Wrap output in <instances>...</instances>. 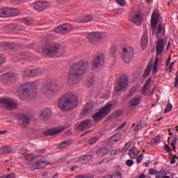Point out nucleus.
Masks as SVG:
<instances>
[{
    "label": "nucleus",
    "mask_w": 178,
    "mask_h": 178,
    "mask_svg": "<svg viewBox=\"0 0 178 178\" xmlns=\"http://www.w3.org/2000/svg\"><path fill=\"white\" fill-rule=\"evenodd\" d=\"M95 81V78L92 75L88 77V80L86 83V87H91L94 84V82Z\"/></svg>",
    "instance_id": "nucleus-39"
},
{
    "label": "nucleus",
    "mask_w": 178,
    "mask_h": 178,
    "mask_svg": "<svg viewBox=\"0 0 178 178\" xmlns=\"http://www.w3.org/2000/svg\"><path fill=\"white\" fill-rule=\"evenodd\" d=\"M19 12L20 11L17 8H8L9 17H10V16H17Z\"/></svg>",
    "instance_id": "nucleus-38"
},
{
    "label": "nucleus",
    "mask_w": 178,
    "mask_h": 178,
    "mask_svg": "<svg viewBox=\"0 0 178 178\" xmlns=\"http://www.w3.org/2000/svg\"><path fill=\"white\" fill-rule=\"evenodd\" d=\"M110 178H122V173L117 172L111 175Z\"/></svg>",
    "instance_id": "nucleus-51"
},
{
    "label": "nucleus",
    "mask_w": 178,
    "mask_h": 178,
    "mask_svg": "<svg viewBox=\"0 0 178 178\" xmlns=\"http://www.w3.org/2000/svg\"><path fill=\"white\" fill-rule=\"evenodd\" d=\"M92 66L95 69L101 67L105 65V55L102 53H98L93 57Z\"/></svg>",
    "instance_id": "nucleus-8"
},
{
    "label": "nucleus",
    "mask_w": 178,
    "mask_h": 178,
    "mask_svg": "<svg viewBox=\"0 0 178 178\" xmlns=\"http://www.w3.org/2000/svg\"><path fill=\"white\" fill-rule=\"evenodd\" d=\"M141 104V96H136L134 97L132 99H130L128 104L131 108H136L138 105H140Z\"/></svg>",
    "instance_id": "nucleus-21"
},
{
    "label": "nucleus",
    "mask_w": 178,
    "mask_h": 178,
    "mask_svg": "<svg viewBox=\"0 0 178 178\" xmlns=\"http://www.w3.org/2000/svg\"><path fill=\"white\" fill-rule=\"evenodd\" d=\"M113 106H115V104L108 102L102 109L92 115L94 122L98 123L103 119H105L111 113L112 108H115Z\"/></svg>",
    "instance_id": "nucleus-6"
},
{
    "label": "nucleus",
    "mask_w": 178,
    "mask_h": 178,
    "mask_svg": "<svg viewBox=\"0 0 178 178\" xmlns=\"http://www.w3.org/2000/svg\"><path fill=\"white\" fill-rule=\"evenodd\" d=\"M144 126L143 125V122L140 121L137 126L135 127V130H141Z\"/></svg>",
    "instance_id": "nucleus-55"
},
{
    "label": "nucleus",
    "mask_w": 178,
    "mask_h": 178,
    "mask_svg": "<svg viewBox=\"0 0 178 178\" xmlns=\"http://www.w3.org/2000/svg\"><path fill=\"white\" fill-rule=\"evenodd\" d=\"M91 120H86L81 122L79 124L77 125V129L83 131V130H86V129H90L91 127Z\"/></svg>",
    "instance_id": "nucleus-19"
},
{
    "label": "nucleus",
    "mask_w": 178,
    "mask_h": 178,
    "mask_svg": "<svg viewBox=\"0 0 178 178\" xmlns=\"http://www.w3.org/2000/svg\"><path fill=\"white\" fill-rule=\"evenodd\" d=\"M130 147H131V141H128L123 147L122 152H125V151H127V149H129Z\"/></svg>",
    "instance_id": "nucleus-49"
},
{
    "label": "nucleus",
    "mask_w": 178,
    "mask_h": 178,
    "mask_svg": "<svg viewBox=\"0 0 178 178\" xmlns=\"http://www.w3.org/2000/svg\"><path fill=\"white\" fill-rule=\"evenodd\" d=\"M148 44V35L146 33H143L141 38V45L142 47H147Z\"/></svg>",
    "instance_id": "nucleus-37"
},
{
    "label": "nucleus",
    "mask_w": 178,
    "mask_h": 178,
    "mask_svg": "<svg viewBox=\"0 0 178 178\" xmlns=\"http://www.w3.org/2000/svg\"><path fill=\"white\" fill-rule=\"evenodd\" d=\"M109 56L111 58H115V56H116V46H113L111 47Z\"/></svg>",
    "instance_id": "nucleus-43"
},
{
    "label": "nucleus",
    "mask_w": 178,
    "mask_h": 178,
    "mask_svg": "<svg viewBox=\"0 0 178 178\" xmlns=\"http://www.w3.org/2000/svg\"><path fill=\"white\" fill-rule=\"evenodd\" d=\"M35 161L33 163H38L39 162H42V156H36L34 159Z\"/></svg>",
    "instance_id": "nucleus-52"
},
{
    "label": "nucleus",
    "mask_w": 178,
    "mask_h": 178,
    "mask_svg": "<svg viewBox=\"0 0 178 178\" xmlns=\"http://www.w3.org/2000/svg\"><path fill=\"white\" fill-rule=\"evenodd\" d=\"M173 109V106L172 104L168 103L164 110L165 113H168L171 111V110Z\"/></svg>",
    "instance_id": "nucleus-48"
},
{
    "label": "nucleus",
    "mask_w": 178,
    "mask_h": 178,
    "mask_svg": "<svg viewBox=\"0 0 178 178\" xmlns=\"http://www.w3.org/2000/svg\"><path fill=\"white\" fill-rule=\"evenodd\" d=\"M131 22L136 24V26H141L144 22V18L141 13L138 12H134L130 16Z\"/></svg>",
    "instance_id": "nucleus-15"
},
{
    "label": "nucleus",
    "mask_w": 178,
    "mask_h": 178,
    "mask_svg": "<svg viewBox=\"0 0 178 178\" xmlns=\"http://www.w3.org/2000/svg\"><path fill=\"white\" fill-rule=\"evenodd\" d=\"M174 87H175V88H177L178 87V70L177 71V76L175 77Z\"/></svg>",
    "instance_id": "nucleus-59"
},
{
    "label": "nucleus",
    "mask_w": 178,
    "mask_h": 178,
    "mask_svg": "<svg viewBox=\"0 0 178 178\" xmlns=\"http://www.w3.org/2000/svg\"><path fill=\"white\" fill-rule=\"evenodd\" d=\"M163 49H165L163 39H159L156 42V54H157L158 55H162Z\"/></svg>",
    "instance_id": "nucleus-20"
},
{
    "label": "nucleus",
    "mask_w": 178,
    "mask_h": 178,
    "mask_svg": "<svg viewBox=\"0 0 178 178\" xmlns=\"http://www.w3.org/2000/svg\"><path fill=\"white\" fill-rule=\"evenodd\" d=\"M49 35H47L42 39V43L45 44L43 47V52L44 55L47 56H55L59 54V48H60V44L59 43H49Z\"/></svg>",
    "instance_id": "nucleus-5"
},
{
    "label": "nucleus",
    "mask_w": 178,
    "mask_h": 178,
    "mask_svg": "<svg viewBox=\"0 0 178 178\" xmlns=\"http://www.w3.org/2000/svg\"><path fill=\"white\" fill-rule=\"evenodd\" d=\"M109 152V148L108 147L105 146L102 148H100L99 150L96 152L97 155L99 156H104V155H106Z\"/></svg>",
    "instance_id": "nucleus-29"
},
{
    "label": "nucleus",
    "mask_w": 178,
    "mask_h": 178,
    "mask_svg": "<svg viewBox=\"0 0 178 178\" xmlns=\"http://www.w3.org/2000/svg\"><path fill=\"white\" fill-rule=\"evenodd\" d=\"M143 159H144V154H140L136 159L137 163H140Z\"/></svg>",
    "instance_id": "nucleus-58"
},
{
    "label": "nucleus",
    "mask_w": 178,
    "mask_h": 178,
    "mask_svg": "<svg viewBox=\"0 0 178 178\" xmlns=\"http://www.w3.org/2000/svg\"><path fill=\"white\" fill-rule=\"evenodd\" d=\"M126 165H127V166H133L134 165V161L131 160V159H129L126 161Z\"/></svg>",
    "instance_id": "nucleus-57"
},
{
    "label": "nucleus",
    "mask_w": 178,
    "mask_h": 178,
    "mask_svg": "<svg viewBox=\"0 0 178 178\" xmlns=\"http://www.w3.org/2000/svg\"><path fill=\"white\" fill-rule=\"evenodd\" d=\"M22 22L24 23H25V24H26L27 26H31V24H33V23L34 22L33 21V19L30 18V17H25L23 18Z\"/></svg>",
    "instance_id": "nucleus-44"
},
{
    "label": "nucleus",
    "mask_w": 178,
    "mask_h": 178,
    "mask_svg": "<svg viewBox=\"0 0 178 178\" xmlns=\"http://www.w3.org/2000/svg\"><path fill=\"white\" fill-rule=\"evenodd\" d=\"M165 28L162 27V24H159L156 29V37L162 40V37H165Z\"/></svg>",
    "instance_id": "nucleus-23"
},
{
    "label": "nucleus",
    "mask_w": 178,
    "mask_h": 178,
    "mask_svg": "<svg viewBox=\"0 0 178 178\" xmlns=\"http://www.w3.org/2000/svg\"><path fill=\"white\" fill-rule=\"evenodd\" d=\"M90 67L88 61H80L79 63H74L70 67V73L68 74V83L73 86L77 84L80 81V76L86 74L87 70Z\"/></svg>",
    "instance_id": "nucleus-1"
},
{
    "label": "nucleus",
    "mask_w": 178,
    "mask_h": 178,
    "mask_svg": "<svg viewBox=\"0 0 178 178\" xmlns=\"http://www.w3.org/2000/svg\"><path fill=\"white\" fill-rule=\"evenodd\" d=\"M163 58H162V54H156L154 63L153 65V72H158V63H162Z\"/></svg>",
    "instance_id": "nucleus-24"
},
{
    "label": "nucleus",
    "mask_w": 178,
    "mask_h": 178,
    "mask_svg": "<svg viewBox=\"0 0 178 178\" xmlns=\"http://www.w3.org/2000/svg\"><path fill=\"white\" fill-rule=\"evenodd\" d=\"M152 81V79L151 78H149V79H147L145 83V85L143 86V90H142V94L143 95H145V90H148V86H149V84H151Z\"/></svg>",
    "instance_id": "nucleus-41"
},
{
    "label": "nucleus",
    "mask_w": 178,
    "mask_h": 178,
    "mask_svg": "<svg viewBox=\"0 0 178 178\" xmlns=\"http://www.w3.org/2000/svg\"><path fill=\"white\" fill-rule=\"evenodd\" d=\"M1 80L3 83H13L16 80V76L13 73H7L1 75Z\"/></svg>",
    "instance_id": "nucleus-16"
},
{
    "label": "nucleus",
    "mask_w": 178,
    "mask_h": 178,
    "mask_svg": "<svg viewBox=\"0 0 178 178\" xmlns=\"http://www.w3.org/2000/svg\"><path fill=\"white\" fill-rule=\"evenodd\" d=\"M116 2L120 6H124L126 5V1L124 0H116Z\"/></svg>",
    "instance_id": "nucleus-56"
},
{
    "label": "nucleus",
    "mask_w": 178,
    "mask_h": 178,
    "mask_svg": "<svg viewBox=\"0 0 178 178\" xmlns=\"http://www.w3.org/2000/svg\"><path fill=\"white\" fill-rule=\"evenodd\" d=\"M93 20L92 15H88L85 17H79L76 19L75 22L76 23H88V22H92Z\"/></svg>",
    "instance_id": "nucleus-27"
},
{
    "label": "nucleus",
    "mask_w": 178,
    "mask_h": 178,
    "mask_svg": "<svg viewBox=\"0 0 178 178\" xmlns=\"http://www.w3.org/2000/svg\"><path fill=\"white\" fill-rule=\"evenodd\" d=\"M70 144H72L70 140H65L63 142H61L58 145V149H65V148H67V147H69V145H70Z\"/></svg>",
    "instance_id": "nucleus-35"
},
{
    "label": "nucleus",
    "mask_w": 178,
    "mask_h": 178,
    "mask_svg": "<svg viewBox=\"0 0 178 178\" xmlns=\"http://www.w3.org/2000/svg\"><path fill=\"white\" fill-rule=\"evenodd\" d=\"M24 73L28 77H35V76H39V74H41V70L26 68Z\"/></svg>",
    "instance_id": "nucleus-17"
},
{
    "label": "nucleus",
    "mask_w": 178,
    "mask_h": 178,
    "mask_svg": "<svg viewBox=\"0 0 178 178\" xmlns=\"http://www.w3.org/2000/svg\"><path fill=\"white\" fill-rule=\"evenodd\" d=\"M94 109V103L92 102H88L86 103L83 109L81 111V115H88L92 110Z\"/></svg>",
    "instance_id": "nucleus-22"
},
{
    "label": "nucleus",
    "mask_w": 178,
    "mask_h": 178,
    "mask_svg": "<svg viewBox=\"0 0 178 178\" xmlns=\"http://www.w3.org/2000/svg\"><path fill=\"white\" fill-rule=\"evenodd\" d=\"M127 86H129V79L127 76H122L115 86V90L116 92H120V91H123Z\"/></svg>",
    "instance_id": "nucleus-9"
},
{
    "label": "nucleus",
    "mask_w": 178,
    "mask_h": 178,
    "mask_svg": "<svg viewBox=\"0 0 178 178\" xmlns=\"http://www.w3.org/2000/svg\"><path fill=\"white\" fill-rule=\"evenodd\" d=\"M0 104L3 105L4 108L12 111V109H16L17 108V102L12 100L11 99L3 98L0 99Z\"/></svg>",
    "instance_id": "nucleus-12"
},
{
    "label": "nucleus",
    "mask_w": 178,
    "mask_h": 178,
    "mask_svg": "<svg viewBox=\"0 0 178 178\" xmlns=\"http://www.w3.org/2000/svg\"><path fill=\"white\" fill-rule=\"evenodd\" d=\"M127 124V122H124L120 126H119L116 130H122V129H123L124 127V126H126Z\"/></svg>",
    "instance_id": "nucleus-61"
},
{
    "label": "nucleus",
    "mask_w": 178,
    "mask_h": 178,
    "mask_svg": "<svg viewBox=\"0 0 178 178\" xmlns=\"http://www.w3.org/2000/svg\"><path fill=\"white\" fill-rule=\"evenodd\" d=\"M3 30L6 33H10V31H12V28H10V25H6L3 27Z\"/></svg>",
    "instance_id": "nucleus-53"
},
{
    "label": "nucleus",
    "mask_w": 178,
    "mask_h": 178,
    "mask_svg": "<svg viewBox=\"0 0 178 178\" xmlns=\"http://www.w3.org/2000/svg\"><path fill=\"white\" fill-rule=\"evenodd\" d=\"M0 17H9V8L0 9Z\"/></svg>",
    "instance_id": "nucleus-34"
},
{
    "label": "nucleus",
    "mask_w": 178,
    "mask_h": 178,
    "mask_svg": "<svg viewBox=\"0 0 178 178\" xmlns=\"http://www.w3.org/2000/svg\"><path fill=\"white\" fill-rule=\"evenodd\" d=\"M161 141V136H157L152 139L150 144L151 145H154V144H156Z\"/></svg>",
    "instance_id": "nucleus-45"
},
{
    "label": "nucleus",
    "mask_w": 178,
    "mask_h": 178,
    "mask_svg": "<svg viewBox=\"0 0 178 178\" xmlns=\"http://www.w3.org/2000/svg\"><path fill=\"white\" fill-rule=\"evenodd\" d=\"M99 138L98 137H93L90 139H89L88 143L90 145H92L94 144H95V143H97V141H98Z\"/></svg>",
    "instance_id": "nucleus-50"
},
{
    "label": "nucleus",
    "mask_w": 178,
    "mask_h": 178,
    "mask_svg": "<svg viewBox=\"0 0 178 178\" xmlns=\"http://www.w3.org/2000/svg\"><path fill=\"white\" fill-rule=\"evenodd\" d=\"M159 20V10H155L152 15L151 26L153 35H155V31L156 26H158V21Z\"/></svg>",
    "instance_id": "nucleus-14"
},
{
    "label": "nucleus",
    "mask_w": 178,
    "mask_h": 178,
    "mask_svg": "<svg viewBox=\"0 0 178 178\" xmlns=\"http://www.w3.org/2000/svg\"><path fill=\"white\" fill-rule=\"evenodd\" d=\"M78 102L79 97L72 92H68L58 99V105L61 111L69 112L76 108Z\"/></svg>",
    "instance_id": "nucleus-2"
},
{
    "label": "nucleus",
    "mask_w": 178,
    "mask_h": 178,
    "mask_svg": "<svg viewBox=\"0 0 178 178\" xmlns=\"http://www.w3.org/2000/svg\"><path fill=\"white\" fill-rule=\"evenodd\" d=\"M73 30V25L70 24H64L60 25L54 29L55 33L57 34H67V33H70Z\"/></svg>",
    "instance_id": "nucleus-10"
},
{
    "label": "nucleus",
    "mask_w": 178,
    "mask_h": 178,
    "mask_svg": "<svg viewBox=\"0 0 178 178\" xmlns=\"http://www.w3.org/2000/svg\"><path fill=\"white\" fill-rule=\"evenodd\" d=\"M76 178H94V175L91 174L79 175L76 177Z\"/></svg>",
    "instance_id": "nucleus-47"
},
{
    "label": "nucleus",
    "mask_w": 178,
    "mask_h": 178,
    "mask_svg": "<svg viewBox=\"0 0 178 178\" xmlns=\"http://www.w3.org/2000/svg\"><path fill=\"white\" fill-rule=\"evenodd\" d=\"M35 156L33 154H29L25 156V159L28 161L29 162H31L34 161Z\"/></svg>",
    "instance_id": "nucleus-46"
},
{
    "label": "nucleus",
    "mask_w": 178,
    "mask_h": 178,
    "mask_svg": "<svg viewBox=\"0 0 178 178\" xmlns=\"http://www.w3.org/2000/svg\"><path fill=\"white\" fill-rule=\"evenodd\" d=\"M90 159H91L90 156L84 155L79 158V162L82 165H85V163H88L90 162Z\"/></svg>",
    "instance_id": "nucleus-36"
},
{
    "label": "nucleus",
    "mask_w": 178,
    "mask_h": 178,
    "mask_svg": "<svg viewBox=\"0 0 178 178\" xmlns=\"http://www.w3.org/2000/svg\"><path fill=\"white\" fill-rule=\"evenodd\" d=\"M51 118V110L48 108L43 109L40 113L41 120H48Z\"/></svg>",
    "instance_id": "nucleus-25"
},
{
    "label": "nucleus",
    "mask_w": 178,
    "mask_h": 178,
    "mask_svg": "<svg viewBox=\"0 0 178 178\" xmlns=\"http://www.w3.org/2000/svg\"><path fill=\"white\" fill-rule=\"evenodd\" d=\"M12 152V149L8 146H4L0 148V155H5L10 154Z\"/></svg>",
    "instance_id": "nucleus-32"
},
{
    "label": "nucleus",
    "mask_w": 178,
    "mask_h": 178,
    "mask_svg": "<svg viewBox=\"0 0 178 178\" xmlns=\"http://www.w3.org/2000/svg\"><path fill=\"white\" fill-rule=\"evenodd\" d=\"M140 154V152L136 149H131L129 152V155L131 159H136L137 158V155Z\"/></svg>",
    "instance_id": "nucleus-33"
},
{
    "label": "nucleus",
    "mask_w": 178,
    "mask_h": 178,
    "mask_svg": "<svg viewBox=\"0 0 178 178\" xmlns=\"http://www.w3.org/2000/svg\"><path fill=\"white\" fill-rule=\"evenodd\" d=\"M62 131L61 129L54 128L52 129H48L44 132V136L48 137L49 136H55V134H59Z\"/></svg>",
    "instance_id": "nucleus-28"
},
{
    "label": "nucleus",
    "mask_w": 178,
    "mask_h": 178,
    "mask_svg": "<svg viewBox=\"0 0 178 178\" xmlns=\"http://www.w3.org/2000/svg\"><path fill=\"white\" fill-rule=\"evenodd\" d=\"M17 119H18V123L22 129L27 127L28 124H30V122L31 120L30 117L24 114H17Z\"/></svg>",
    "instance_id": "nucleus-13"
},
{
    "label": "nucleus",
    "mask_w": 178,
    "mask_h": 178,
    "mask_svg": "<svg viewBox=\"0 0 178 178\" xmlns=\"http://www.w3.org/2000/svg\"><path fill=\"white\" fill-rule=\"evenodd\" d=\"M172 58L171 56H169V57L167 59L165 67H168L169 66V64L170 63Z\"/></svg>",
    "instance_id": "nucleus-64"
},
{
    "label": "nucleus",
    "mask_w": 178,
    "mask_h": 178,
    "mask_svg": "<svg viewBox=\"0 0 178 178\" xmlns=\"http://www.w3.org/2000/svg\"><path fill=\"white\" fill-rule=\"evenodd\" d=\"M5 63V57L2 55H0V65Z\"/></svg>",
    "instance_id": "nucleus-63"
},
{
    "label": "nucleus",
    "mask_w": 178,
    "mask_h": 178,
    "mask_svg": "<svg viewBox=\"0 0 178 178\" xmlns=\"http://www.w3.org/2000/svg\"><path fill=\"white\" fill-rule=\"evenodd\" d=\"M37 92V85L35 82H29L22 85L17 92V97L20 99H26L27 97Z\"/></svg>",
    "instance_id": "nucleus-3"
},
{
    "label": "nucleus",
    "mask_w": 178,
    "mask_h": 178,
    "mask_svg": "<svg viewBox=\"0 0 178 178\" xmlns=\"http://www.w3.org/2000/svg\"><path fill=\"white\" fill-rule=\"evenodd\" d=\"M62 90V83L59 81L47 82L41 89L42 94L46 95V97H52V95H56Z\"/></svg>",
    "instance_id": "nucleus-4"
},
{
    "label": "nucleus",
    "mask_w": 178,
    "mask_h": 178,
    "mask_svg": "<svg viewBox=\"0 0 178 178\" xmlns=\"http://www.w3.org/2000/svg\"><path fill=\"white\" fill-rule=\"evenodd\" d=\"M42 26H43V29H49L50 27V24L49 22H47V23H44V24H42Z\"/></svg>",
    "instance_id": "nucleus-62"
},
{
    "label": "nucleus",
    "mask_w": 178,
    "mask_h": 178,
    "mask_svg": "<svg viewBox=\"0 0 178 178\" xmlns=\"http://www.w3.org/2000/svg\"><path fill=\"white\" fill-rule=\"evenodd\" d=\"M47 165H48V163H47V161H44V160H42V161H39V163H32L31 170H35L37 169H42V168H45V166H47Z\"/></svg>",
    "instance_id": "nucleus-26"
},
{
    "label": "nucleus",
    "mask_w": 178,
    "mask_h": 178,
    "mask_svg": "<svg viewBox=\"0 0 178 178\" xmlns=\"http://www.w3.org/2000/svg\"><path fill=\"white\" fill-rule=\"evenodd\" d=\"M48 8H49V3L48 1H38L34 6V9L40 12L48 9Z\"/></svg>",
    "instance_id": "nucleus-18"
},
{
    "label": "nucleus",
    "mask_w": 178,
    "mask_h": 178,
    "mask_svg": "<svg viewBox=\"0 0 178 178\" xmlns=\"http://www.w3.org/2000/svg\"><path fill=\"white\" fill-rule=\"evenodd\" d=\"M122 140V134L118 133L108 139V143H118Z\"/></svg>",
    "instance_id": "nucleus-31"
},
{
    "label": "nucleus",
    "mask_w": 178,
    "mask_h": 178,
    "mask_svg": "<svg viewBox=\"0 0 178 178\" xmlns=\"http://www.w3.org/2000/svg\"><path fill=\"white\" fill-rule=\"evenodd\" d=\"M164 148H165L166 152H172V148L168 145H165Z\"/></svg>",
    "instance_id": "nucleus-60"
},
{
    "label": "nucleus",
    "mask_w": 178,
    "mask_h": 178,
    "mask_svg": "<svg viewBox=\"0 0 178 178\" xmlns=\"http://www.w3.org/2000/svg\"><path fill=\"white\" fill-rule=\"evenodd\" d=\"M30 58H31V54L30 53H24V54H20L19 56V59L18 60H15V62H22H22H24L25 60H29V59H30Z\"/></svg>",
    "instance_id": "nucleus-30"
},
{
    "label": "nucleus",
    "mask_w": 178,
    "mask_h": 178,
    "mask_svg": "<svg viewBox=\"0 0 178 178\" xmlns=\"http://www.w3.org/2000/svg\"><path fill=\"white\" fill-rule=\"evenodd\" d=\"M88 38L92 44L98 42V40L105 38L104 32H91L88 35Z\"/></svg>",
    "instance_id": "nucleus-11"
},
{
    "label": "nucleus",
    "mask_w": 178,
    "mask_h": 178,
    "mask_svg": "<svg viewBox=\"0 0 178 178\" xmlns=\"http://www.w3.org/2000/svg\"><path fill=\"white\" fill-rule=\"evenodd\" d=\"M169 136H172L173 141L172 143V146L173 149H176V144H177V135L173 134L172 132H170Z\"/></svg>",
    "instance_id": "nucleus-40"
},
{
    "label": "nucleus",
    "mask_w": 178,
    "mask_h": 178,
    "mask_svg": "<svg viewBox=\"0 0 178 178\" xmlns=\"http://www.w3.org/2000/svg\"><path fill=\"white\" fill-rule=\"evenodd\" d=\"M151 70H152V65H148L143 74V77H147V76L149 75Z\"/></svg>",
    "instance_id": "nucleus-42"
},
{
    "label": "nucleus",
    "mask_w": 178,
    "mask_h": 178,
    "mask_svg": "<svg viewBox=\"0 0 178 178\" xmlns=\"http://www.w3.org/2000/svg\"><path fill=\"white\" fill-rule=\"evenodd\" d=\"M134 56V49L131 47H124L122 53V59L124 63H130Z\"/></svg>",
    "instance_id": "nucleus-7"
},
{
    "label": "nucleus",
    "mask_w": 178,
    "mask_h": 178,
    "mask_svg": "<svg viewBox=\"0 0 178 178\" xmlns=\"http://www.w3.org/2000/svg\"><path fill=\"white\" fill-rule=\"evenodd\" d=\"M158 171L154 169V168H150L149 170V175H150L151 176H154V175H157Z\"/></svg>",
    "instance_id": "nucleus-54"
}]
</instances>
